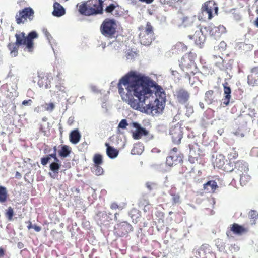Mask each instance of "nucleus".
<instances>
[{"instance_id": "54", "label": "nucleus", "mask_w": 258, "mask_h": 258, "mask_svg": "<svg viewBox=\"0 0 258 258\" xmlns=\"http://www.w3.org/2000/svg\"><path fill=\"white\" fill-rule=\"evenodd\" d=\"M185 104H186L185 106L187 109L186 111L188 113H193L194 112L193 107L190 104H189V103L187 102Z\"/></svg>"}, {"instance_id": "43", "label": "nucleus", "mask_w": 258, "mask_h": 258, "mask_svg": "<svg viewBox=\"0 0 258 258\" xmlns=\"http://www.w3.org/2000/svg\"><path fill=\"white\" fill-rule=\"evenodd\" d=\"M238 153L234 149H232V151L228 153V157L229 160L233 161V159H236L238 157Z\"/></svg>"}, {"instance_id": "2", "label": "nucleus", "mask_w": 258, "mask_h": 258, "mask_svg": "<svg viewBox=\"0 0 258 258\" xmlns=\"http://www.w3.org/2000/svg\"><path fill=\"white\" fill-rule=\"evenodd\" d=\"M16 41L15 43H9L7 47L11 54L14 56L18 55L19 47L22 46L24 50L31 52L34 48V39L37 38L38 35L35 31H32L27 35L24 32H19L15 35Z\"/></svg>"}, {"instance_id": "35", "label": "nucleus", "mask_w": 258, "mask_h": 258, "mask_svg": "<svg viewBox=\"0 0 258 258\" xmlns=\"http://www.w3.org/2000/svg\"><path fill=\"white\" fill-rule=\"evenodd\" d=\"M204 246L202 245L198 249H194L192 252L195 254V256L196 257V258H203V254L205 253L204 251Z\"/></svg>"}, {"instance_id": "4", "label": "nucleus", "mask_w": 258, "mask_h": 258, "mask_svg": "<svg viewBox=\"0 0 258 258\" xmlns=\"http://www.w3.org/2000/svg\"><path fill=\"white\" fill-rule=\"evenodd\" d=\"M117 25L114 19L106 18L100 27L101 33L106 37L112 38L117 32Z\"/></svg>"}, {"instance_id": "34", "label": "nucleus", "mask_w": 258, "mask_h": 258, "mask_svg": "<svg viewBox=\"0 0 258 258\" xmlns=\"http://www.w3.org/2000/svg\"><path fill=\"white\" fill-rule=\"evenodd\" d=\"M173 159V161L174 162V165H177L178 163L182 162L183 155L180 153L175 154H170Z\"/></svg>"}, {"instance_id": "40", "label": "nucleus", "mask_w": 258, "mask_h": 258, "mask_svg": "<svg viewBox=\"0 0 258 258\" xmlns=\"http://www.w3.org/2000/svg\"><path fill=\"white\" fill-rule=\"evenodd\" d=\"M92 171L96 175H100L103 173V168L100 165H94L92 168Z\"/></svg>"}, {"instance_id": "13", "label": "nucleus", "mask_w": 258, "mask_h": 258, "mask_svg": "<svg viewBox=\"0 0 258 258\" xmlns=\"http://www.w3.org/2000/svg\"><path fill=\"white\" fill-rule=\"evenodd\" d=\"M133 127L136 128L135 132L133 133V138L134 139L138 140L140 139L142 136H146L148 134V131L138 122H134L132 123Z\"/></svg>"}, {"instance_id": "60", "label": "nucleus", "mask_w": 258, "mask_h": 258, "mask_svg": "<svg viewBox=\"0 0 258 258\" xmlns=\"http://www.w3.org/2000/svg\"><path fill=\"white\" fill-rule=\"evenodd\" d=\"M33 229L35 230V231L39 232L41 230V227L36 225H34Z\"/></svg>"}, {"instance_id": "17", "label": "nucleus", "mask_w": 258, "mask_h": 258, "mask_svg": "<svg viewBox=\"0 0 258 258\" xmlns=\"http://www.w3.org/2000/svg\"><path fill=\"white\" fill-rule=\"evenodd\" d=\"M176 99L180 104H186L190 97L189 93L184 89H180L176 92Z\"/></svg>"}, {"instance_id": "56", "label": "nucleus", "mask_w": 258, "mask_h": 258, "mask_svg": "<svg viewBox=\"0 0 258 258\" xmlns=\"http://www.w3.org/2000/svg\"><path fill=\"white\" fill-rule=\"evenodd\" d=\"M219 59L220 61L218 62H216V64L219 68L223 67L224 66V60L221 57H220Z\"/></svg>"}, {"instance_id": "50", "label": "nucleus", "mask_w": 258, "mask_h": 258, "mask_svg": "<svg viewBox=\"0 0 258 258\" xmlns=\"http://www.w3.org/2000/svg\"><path fill=\"white\" fill-rule=\"evenodd\" d=\"M55 87L59 91L63 93L66 92V88L64 85L61 83V82H58V84L56 85Z\"/></svg>"}, {"instance_id": "20", "label": "nucleus", "mask_w": 258, "mask_h": 258, "mask_svg": "<svg viewBox=\"0 0 258 258\" xmlns=\"http://www.w3.org/2000/svg\"><path fill=\"white\" fill-rule=\"evenodd\" d=\"M187 50V46L183 43L178 42L172 48V53L174 54H181Z\"/></svg>"}, {"instance_id": "45", "label": "nucleus", "mask_w": 258, "mask_h": 258, "mask_svg": "<svg viewBox=\"0 0 258 258\" xmlns=\"http://www.w3.org/2000/svg\"><path fill=\"white\" fill-rule=\"evenodd\" d=\"M249 217L255 221L258 218V212L255 210H251L248 214Z\"/></svg>"}, {"instance_id": "38", "label": "nucleus", "mask_w": 258, "mask_h": 258, "mask_svg": "<svg viewBox=\"0 0 258 258\" xmlns=\"http://www.w3.org/2000/svg\"><path fill=\"white\" fill-rule=\"evenodd\" d=\"M94 165H100L103 162L102 156L100 154H96L93 157Z\"/></svg>"}, {"instance_id": "25", "label": "nucleus", "mask_w": 258, "mask_h": 258, "mask_svg": "<svg viewBox=\"0 0 258 258\" xmlns=\"http://www.w3.org/2000/svg\"><path fill=\"white\" fill-rule=\"evenodd\" d=\"M218 187L217 182L215 180H209L203 185V188L208 192H214Z\"/></svg>"}, {"instance_id": "31", "label": "nucleus", "mask_w": 258, "mask_h": 258, "mask_svg": "<svg viewBox=\"0 0 258 258\" xmlns=\"http://www.w3.org/2000/svg\"><path fill=\"white\" fill-rule=\"evenodd\" d=\"M227 118L225 116L221 114L220 116L218 117V119H215L212 121L211 123L212 124H215L218 126H222L227 121Z\"/></svg>"}, {"instance_id": "42", "label": "nucleus", "mask_w": 258, "mask_h": 258, "mask_svg": "<svg viewBox=\"0 0 258 258\" xmlns=\"http://www.w3.org/2000/svg\"><path fill=\"white\" fill-rule=\"evenodd\" d=\"M235 163L236 162L234 161L229 160V162L225 164L224 168L226 169L228 171H233L235 169Z\"/></svg>"}, {"instance_id": "41", "label": "nucleus", "mask_w": 258, "mask_h": 258, "mask_svg": "<svg viewBox=\"0 0 258 258\" xmlns=\"http://www.w3.org/2000/svg\"><path fill=\"white\" fill-rule=\"evenodd\" d=\"M42 108L47 111H52L55 108L53 103H45L42 105Z\"/></svg>"}, {"instance_id": "58", "label": "nucleus", "mask_w": 258, "mask_h": 258, "mask_svg": "<svg viewBox=\"0 0 258 258\" xmlns=\"http://www.w3.org/2000/svg\"><path fill=\"white\" fill-rule=\"evenodd\" d=\"M61 76H62L61 73L59 72L56 76V78H57V80L58 82H61V81L62 80Z\"/></svg>"}, {"instance_id": "1", "label": "nucleus", "mask_w": 258, "mask_h": 258, "mask_svg": "<svg viewBox=\"0 0 258 258\" xmlns=\"http://www.w3.org/2000/svg\"><path fill=\"white\" fill-rule=\"evenodd\" d=\"M153 84L151 80L142 76L135 71H130L122 77L117 84L118 92L122 99L127 102L132 108L144 113H160L164 108L166 94L160 86H155L154 91L157 98L156 105L152 103L146 104L147 108L143 107L142 100L145 101L152 94L150 87Z\"/></svg>"}, {"instance_id": "28", "label": "nucleus", "mask_w": 258, "mask_h": 258, "mask_svg": "<svg viewBox=\"0 0 258 258\" xmlns=\"http://www.w3.org/2000/svg\"><path fill=\"white\" fill-rule=\"evenodd\" d=\"M106 154L108 157L110 159H114L116 158L118 155V151L113 147H108L106 148Z\"/></svg>"}, {"instance_id": "27", "label": "nucleus", "mask_w": 258, "mask_h": 258, "mask_svg": "<svg viewBox=\"0 0 258 258\" xmlns=\"http://www.w3.org/2000/svg\"><path fill=\"white\" fill-rule=\"evenodd\" d=\"M71 152V148L67 145H61V149L58 151V155L60 157L66 158L68 157Z\"/></svg>"}, {"instance_id": "24", "label": "nucleus", "mask_w": 258, "mask_h": 258, "mask_svg": "<svg viewBox=\"0 0 258 258\" xmlns=\"http://www.w3.org/2000/svg\"><path fill=\"white\" fill-rule=\"evenodd\" d=\"M235 169L240 172H246L248 170V164L243 160H239L235 163Z\"/></svg>"}, {"instance_id": "33", "label": "nucleus", "mask_w": 258, "mask_h": 258, "mask_svg": "<svg viewBox=\"0 0 258 258\" xmlns=\"http://www.w3.org/2000/svg\"><path fill=\"white\" fill-rule=\"evenodd\" d=\"M143 149L144 146L142 144H135L131 151V153L133 155H140L142 153Z\"/></svg>"}, {"instance_id": "3", "label": "nucleus", "mask_w": 258, "mask_h": 258, "mask_svg": "<svg viewBox=\"0 0 258 258\" xmlns=\"http://www.w3.org/2000/svg\"><path fill=\"white\" fill-rule=\"evenodd\" d=\"M79 13L90 16L103 13V0H88L77 5Z\"/></svg>"}, {"instance_id": "32", "label": "nucleus", "mask_w": 258, "mask_h": 258, "mask_svg": "<svg viewBox=\"0 0 258 258\" xmlns=\"http://www.w3.org/2000/svg\"><path fill=\"white\" fill-rule=\"evenodd\" d=\"M8 195L7 189L5 187L0 186V203H5L7 199Z\"/></svg>"}, {"instance_id": "57", "label": "nucleus", "mask_w": 258, "mask_h": 258, "mask_svg": "<svg viewBox=\"0 0 258 258\" xmlns=\"http://www.w3.org/2000/svg\"><path fill=\"white\" fill-rule=\"evenodd\" d=\"M250 72L252 75H258V66L252 68L250 70Z\"/></svg>"}, {"instance_id": "49", "label": "nucleus", "mask_w": 258, "mask_h": 258, "mask_svg": "<svg viewBox=\"0 0 258 258\" xmlns=\"http://www.w3.org/2000/svg\"><path fill=\"white\" fill-rule=\"evenodd\" d=\"M127 125L128 123L126 119H123L120 121V122L118 124V127L122 129H125L126 128Z\"/></svg>"}, {"instance_id": "61", "label": "nucleus", "mask_w": 258, "mask_h": 258, "mask_svg": "<svg viewBox=\"0 0 258 258\" xmlns=\"http://www.w3.org/2000/svg\"><path fill=\"white\" fill-rule=\"evenodd\" d=\"M58 173H54V172H49V176H50L51 178H54H54H55V177H56V175Z\"/></svg>"}, {"instance_id": "15", "label": "nucleus", "mask_w": 258, "mask_h": 258, "mask_svg": "<svg viewBox=\"0 0 258 258\" xmlns=\"http://www.w3.org/2000/svg\"><path fill=\"white\" fill-rule=\"evenodd\" d=\"M52 76L50 74H46L40 76L38 80V85L40 87H44L46 89L51 87V82Z\"/></svg>"}, {"instance_id": "53", "label": "nucleus", "mask_w": 258, "mask_h": 258, "mask_svg": "<svg viewBox=\"0 0 258 258\" xmlns=\"http://www.w3.org/2000/svg\"><path fill=\"white\" fill-rule=\"evenodd\" d=\"M42 32L45 35V36L46 37L47 39L50 40V39L52 38L51 35H50V34L49 33V32L46 28H43L42 30Z\"/></svg>"}, {"instance_id": "62", "label": "nucleus", "mask_w": 258, "mask_h": 258, "mask_svg": "<svg viewBox=\"0 0 258 258\" xmlns=\"http://www.w3.org/2000/svg\"><path fill=\"white\" fill-rule=\"evenodd\" d=\"M146 187L149 190H151L152 188V183H150V182H147L146 183Z\"/></svg>"}, {"instance_id": "30", "label": "nucleus", "mask_w": 258, "mask_h": 258, "mask_svg": "<svg viewBox=\"0 0 258 258\" xmlns=\"http://www.w3.org/2000/svg\"><path fill=\"white\" fill-rule=\"evenodd\" d=\"M61 167V162L59 160H58V162L55 161L49 165L50 170L54 173H58Z\"/></svg>"}, {"instance_id": "6", "label": "nucleus", "mask_w": 258, "mask_h": 258, "mask_svg": "<svg viewBox=\"0 0 258 258\" xmlns=\"http://www.w3.org/2000/svg\"><path fill=\"white\" fill-rule=\"evenodd\" d=\"M34 18V11L31 7H26L19 11L15 16L16 22L18 24H24L28 20L31 21Z\"/></svg>"}, {"instance_id": "22", "label": "nucleus", "mask_w": 258, "mask_h": 258, "mask_svg": "<svg viewBox=\"0 0 258 258\" xmlns=\"http://www.w3.org/2000/svg\"><path fill=\"white\" fill-rule=\"evenodd\" d=\"M53 11L52 14L56 17H60L65 14V9L58 2H55L53 4Z\"/></svg>"}, {"instance_id": "46", "label": "nucleus", "mask_w": 258, "mask_h": 258, "mask_svg": "<svg viewBox=\"0 0 258 258\" xmlns=\"http://www.w3.org/2000/svg\"><path fill=\"white\" fill-rule=\"evenodd\" d=\"M217 165L219 167L222 166L224 164V157L219 155V157H217L215 160Z\"/></svg>"}, {"instance_id": "18", "label": "nucleus", "mask_w": 258, "mask_h": 258, "mask_svg": "<svg viewBox=\"0 0 258 258\" xmlns=\"http://www.w3.org/2000/svg\"><path fill=\"white\" fill-rule=\"evenodd\" d=\"M188 37L190 39H194L195 43L197 45H201L203 44L205 40V37L203 34L201 30H198L195 31L193 35H190Z\"/></svg>"}, {"instance_id": "39", "label": "nucleus", "mask_w": 258, "mask_h": 258, "mask_svg": "<svg viewBox=\"0 0 258 258\" xmlns=\"http://www.w3.org/2000/svg\"><path fill=\"white\" fill-rule=\"evenodd\" d=\"M129 215H130L131 218L133 220V222L136 223L138 222L137 219L139 217V214L138 211L136 209L132 210L130 213Z\"/></svg>"}, {"instance_id": "29", "label": "nucleus", "mask_w": 258, "mask_h": 258, "mask_svg": "<svg viewBox=\"0 0 258 258\" xmlns=\"http://www.w3.org/2000/svg\"><path fill=\"white\" fill-rule=\"evenodd\" d=\"M214 92L212 90H208L205 94V101L208 104H211L214 101Z\"/></svg>"}, {"instance_id": "23", "label": "nucleus", "mask_w": 258, "mask_h": 258, "mask_svg": "<svg viewBox=\"0 0 258 258\" xmlns=\"http://www.w3.org/2000/svg\"><path fill=\"white\" fill-rule=\"evenodd\" d=\"M228 83L226 82L223 84L224 87V99H223V103L226 105H227L229 103V101L231 98V90L230 87L227 86Z\"/></svg>"}, {"instance_id": "51", "label": "nucleus", "mask_w": 258, "mask_h": 258, "mask_svg": "<svg viewBox=\"0 0 258 258\" xmlns=\"http://www.w3.org/2000/svg\"><path fill=\"white\" fill-rule=\"evenodd\" d=\"M166 163L169 166H172L174 165V162L173 161V159L170 154L166 158Z\"/></svg>"}, {"instance_id": "37", "label": "nucleus", "mask_w": 258, "mask_h": 258, "mask_svg": "<svg viewBox=\"0 0 258 258\" xmlns=\"http://www.w3.org/2000/svg\"><path fill=\"white\" fill-rule=\"evenodd\" d=\"M119 5L117 3L109 4L105 9V12L107 14H112V12L118 7Z\"/></svg>"}, {"instance_id": "14", "label": "nucleus", "mask_w": 258, "mask_h": 258, "mask_svg": "<svg viewBox=\"0 0 258 258\" xmlns=\"http://www.w3.org/2000/svg\"><path fill=\"white\" fill-rule=\"evenodd\" d=\"M112 215L110 213L108 214L105 211H99L98 212L95 216V219L96 221L97 224L101 225L104 224L106 222H109L112 219Z\"/></svg>"}, {"instance_id": "19", "label": "nucleus", "mask_w": 258, "mask_h": 258, "mask_svg": "<svg viewBox=\"0 0 258 258\" xmlns=\"http://www.w3.org/2000/svg\"><path fill=\"white\" fill-rule=\"evenodd\" d=\"M153 82L152 86L150 87V89L152 91V95L148 98H146L145 100V101L142 100V101L143 102V107H145V109L147 108L146 105V104H149L150 103H152V104H154V105H156V103H155V100L157 98V96L155 95V92L154 91V87L155 86H159L157 84H154V83L151 81Z\"/></svg>"}, {"instance_id": "7", "label": "nucleus", "mask_w": 258, "mask_h": 258, "mask_svg": "<svg viewBox=\"0 0 258 258\" xmlns=\"http://www.w3.org/2000/svg\"><path fill=\"white\" fill-rule=\"evenodd\" d=\"M201 10L203 15L207 16L208 19L210 20L215 15H217L218 7L214 1H209L204 4Z\"/></svg>"}, {"instance_id": "47", "label": "nucleus", "mask_w": 258, "mask_h": 258, "mask_svg": "<svg viewBox=\"0 0 258 258\" xmlns=\"http://www.w3.org/2000/svg\"><path fill=\"white\" fill-rule=\"evenodd\" d=\"M257 80L253 78V75H249L247 77V82L249 85L254 86L256 84Z\"/></svg>"}, {"instance_id": "36", "label": "nucleus", "mask_w": 258, "mask_h": 258, "mask_svg": "<svg viewBox=\"0 0 258 258\" xmlns=\"http://www.w3.org/2000/svg\"><path fill=\"white\" fill-rule=\"evenodd\" d=\"M250 176L247 174H242L240 178V183L241 186L245 185L250 180Z\"/></svg>"}, {"instance_id": "5", "label": "nucleus", "mask_w": 258, "mask_h": 258, "mask_svg": "<svg viewBox=\"0 0 258 258\" xmlns=\"http://www.w3.org/2000/svg\"><path fill=\"white\" fill-rule=\"evenodd\" d=\"M140 32L139 35V40L142 44L149 45L154 39V29L150 22H147L145 27H139Z\"/></svg>"}, {"instance_id": "55", "label": "nucleus", "mask_w": 258, "mask_h": 258, "mask_svg": "<svg viewBox=\"0 0 258 258\" xmlns=\"http://www.w3.org/2000/svg\"><path fill=\"white\" fill-rule=\"evenodd\" d=\"M32 103L33 101L31 99H28L27 100H24L22 103V105L23 106H30Z\"/></svg>"}, {"instance_id": "11", "label": "nucleus", "mask_w": 258, "mask_h": 258, "mask_svg": "<svg viewBox=\"0 0 258 258\" xmlns=\"http://www.w3.org/2000/svg\"><path fill=\"white\" fill-rule=\"evenodd\" d=\"M249 115V114H246L243 116L242 114H240L238 116L237 119L238 121L239 122L242 120H244V121L241 127H239L237 130L232 132V133L236 137L240 138L244 137L245 133L249 131V130L246 128L247 118H249L250 117Z\"/></svg>"}, {"instance_id": "21", "label": "nucleus", "mask_w": 258, "mask_h": 258, "mask_svg": "<svg viewBox=\"0 0 258 258\" xmlns=\"http://www.w3.org/2000/svg\"><path fill=\"white\" fill-rule=\"evenodd\" d=\"M81 134L78 129H75L71 132L69 135L70 141L73 144H77L80 140Z\"/></svg>"}, {"instance_id": "9", "label": "nucleus", "mask_w": 258, "mask_h": 258, "mask_svg": "<svg viewBox=\"0 0 258 258\" xmlns=\"http://www.w3.org/2000/svg\"><path fill=\"white\" fill-rule=\"evenodd\" d=\"M183 127H181V124L179 123L170 127L169 134L174 144L178 145L181 143V140L183 137Z\"/></svg>"}, {"instance_id": "52", "label": "nucleus", "mask_w": 258, "mask_h": 258, "mask_svg": "<svg viewBox=\"0 0 258 258\" xmlns=\"http://www.w3.org/2000/svg\"><path fill=\"white\" fill-rule=\"evenodd\" d=\"M172 201L173 204H176L179 203L180 197L178 195H172Z\"/></svg>"}, {"instance_id": "16", "label": "nucleus", "mask_w": 258, "mask_h": 258, "mask_svg": "<svg viewBox=\"0 0 258 258\" xmlns=\"http://www.w3.org/2000/svg\"><path fill=\"white\" fill-rule=\"evenodd\" d=\"M231 232L237 235H241L247 232V229L242 225L237 223H234L230 226V231H227L226 235L227 237L230 236Z\"/></svg>"}, {"instance_id": "63", "label": "nucleus", "mask_w": 258, "mask_h": 258, "mask_svg": "<svg viewBox=\"0 0 258 258\" xmlns=\"http://www.w3.org/2000/svg\"><path fill=\"white\" fill-rule=\"evenodd\" d=\"M17 247L19 249H22L24 247V245L22 242H19L17 244Z\"/></svg>"}, {"instance_id": "48", "label": "nucleus", "mask_w": 258, "mask_h": 258, "mask_svg": "<svg viewBox=\"0 0 258 258\" xmlns=\"http://www.w3.org/2000/svg\"><path fill=\"white\" fill-rule=\"evenodd\" d=\"M186 55H187V57L191 60L192 63L194 64V61L197 57V55L195 52H192L190 51L189 53L185 54Z\"/></svg>"}, {"instance_id": "10", "label": "nucleus", "mask_w": 258, "mask_h": 258, "mask_svg": "<svg viewBox=\"0 0 258 258\" xmlns=\"http://www.w3.org/2000/svg\"><path fill=\"white\" fill-rule=\"evenodd\" d=\"M133 227L127 222H122L114 226V233L119 237H123L132 231Z\"/></svg>"}, {"instance_id": "64", "label": "nucleus", "mask_w": 258, "mask_h": 258, "mask_svg": "<svg viewBox=\"0 0 258 258\" xmlns=\"http://www.w3.org/2000/svg\"><path fill=\"white\" fill-rule=\"evenodd\" d=\"M234 19L236 20V21H239L241 19V17L240 16H239V15L235 14L234 15Z\"/></svg>"}, {"instance_id": "59", "label": "nucleus", "mask_w": 258, "mask_h": 258, "mask_svg": "<svg viewBox=\"0 0 258 258\" xmlns=\"http://www.w3.org/2000/svg\"><path fill=\"white\" fill-rule=\"evenodd\" d=\"M178 149L176 147H174L172 150L170 151L169 154H178L177 153Z\"/></svg>"}, {"instance_id": "26", "label": "nucleus", "mask_w": 258, "mask_h": 258, "mask_svg": "<svg viewBox=\"0 0 258 258\" xmlns=\"http://www.w3.org/2000/svg\"><path fill=\"white\" fill-rule=\"evenodd\" d=\"M51 158H53L54 159V161H56V162H58V160H59L56 156V153H52L51 154H48L46 156H44L41 158V163L42 165L45 166L50 161Z\"/></svg>"}, {"instance_id": "12", "label": "nucleus", "mask_w": 258, "mask_h": 258, "mask_svg": "<svg viewBox=\"0 0 258 258\" xmlns=\"http://www.w3.org/2000/svg\"><path fill=\"white\" fill-rule=\"evenodd\" d=\"M188 146L189 148L188 160L191 163H194L195 161L198 160V158L202 151L200 149L198 144H189Z\"/></svg>"}, {"instance_id": "44", "label": "nucleus", "mask_w": 258, "mask_h": 258, "mask_svg": "<svg viewBox=\"0 0 258 258\" xmlns=\"http://www.w3.org/2000/svg\"><path fill=\"white\" fill-rule=\"evenodd\" d=\"M6 215L9 220H11L12 219L13 217L14 216V211L12 207H9L8 208V210H7L6 213Z\"/></svg>"}, {"instance_id": "8", "label": "nucleus", "mask_w": 258, "mask_h": 258, "mask_svg": "<svg viewBox=\"0 0 258 258\" xmlns=\"http://www.w3.org/2000/svg\"><path fill=\"white\" fill-rule=\"evenodd\" d=\"M179 63L181 68L185 73L186 77L190 80L191 76L195 74L194 64L185 54L182 56Z\"/></svg>"}]
</instances>
